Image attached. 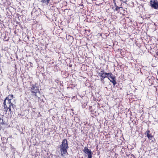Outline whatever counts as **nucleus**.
Masks as SVG:
<instances>
[{"mask_svg": "<svg viewBox=\"0 0 158 158\" xmlns=\"http://www.w3.org/2000/svg\"><path fill=\"white\" fill-rule=\"evenodd\" d=\"M3 116L0 114V124H3L4 123L3 122V119H2Z\"/></svg>", "mask_w": 158, "mask_h": 158, "instance_id": "13", "label": "nucleus"}, {"mask_svg": "<svg viewBox=\"0 0 158 158\" xmlns=\"http://www.w3.org/2000/svg\"><path fill=\"white\" fill-rule=\"evenodd\" d=\"M122 8L123 7H118V6H115V9L114 10V11L115 10H116L118 12H119V10L120 8Z\"/></svg>", "mask_w": 158, "mask_h": 158, "instance_id": "12", "label": "nucleus"}, {"mask_svg": "<svg viewBox=\"0 0 158 158\" xmlns=\"http://www.w3.org/2000/svg\"><path fill=\"white\" fill-rule=\"evenodd\" d=\"M60 148H62L68 149L69 148L68 142L66 139H64L62 141L61 144L60 146Z\"/></svg>", "mask_w": 158, "mask_h": 158, "instance_id": "5", "label": "nucleus"}, {"mask_svg": "<svg viewBox=\"0 0 158 158\" xmlns=\"http://www.w3.org/2000/svg\"><path fill=\"white\" fill-rule=\"evenodd\" d=\"M68 36L69 37H70V38H69V39H71H71H73V37L72 36H70V35H69Z\"/></svg>", "mask_w": 158, "mask_h": 158, "instance_id": "14", "label": "nucleus"}, {"mask_svg": "<svg viewBox=\"0 0 158 158\" xmlns=\"http://www.w3.org/2000/svg\"><path fill=\"white\" fill-rule=\"evenodd\" d=\"M13 97L12 95H9L6 98L3 103L4 111L8 114L11 113V106H13V105L11 102V100L13 98Z\"/></svg>", "mask_w": 158, "mask_h": 158, "instance_id": "1", "label": "nucleus"}, {"mask_svg": "<svg viewBox=\"0 0 158 158\" xmlns=\"http://www.w3.org/2000/svg\"><path fill=\"white\" fill-rule=\"evenodd\" d=\"M151 3L152 7L156 9H158V2L157 1L154 0L152 2V1L151 0Z\"/></svg>", "mask_w": 158, "mask_h": 158, "instance_id": "7", "label": "nucleus"}, {"mask_svg": "<svg viewBox=\"0 0 158 158\" xmlns=\"http://www.w3.org/2000/svg\"><path fill=\"white\" fill-rule=\"evenodd\" d=\"M109 80L111 82L113 83L114 85H115L116 84V82L115 78H114L113 79H110Z\"/></svg>", "mask_w": 158, "mask_h": 158, "instance_id": "11", "label": "nucleus"}, {"mask_svg": "<svg viewBox=\"0 0 158 158\" xmlns=\"http://www.w3.org/2000/svg\"><path fill=\"white\" fill-rule=\"evenodd\" d=\"M108 74V73H105L104 71L102 69L100 72L98 73V76L101 77V79L102 81L107 77Z\"/></svg>", "mask_w": 158, "mask_h": 158, "instance_id": "4", "label": "nucleus"}, {"mask_svg": "<svg viewBox=\"0 0 158 158\" xmlns=\"http://www.w3.org/2000/svg\"><path fill=\"white\" fill-rule=\"evenodd\" d=\"M50 0H42L41 2L43 3H45L46 5H48L49 3Z\"/></svg>", "mask_w": 158, "mask_h": 158, "instance_id": "10", "label": "nucleus"}, {"mask_svg": "<svg viewBox=\"0 0 158 158\" xmlns=\"http://www.w3.org/2000/svg\"><path fill=\"white\" fill-rule=\"evenodd\" d=\"M30 90L33 95L35 96H36V93L39 92V88L36 86L35 84L32 85Z\"/></svg>", "mask_w": 158, "mask_h": 158, "instance_id": "2", "label": "nucleus"}, {"mask_svg": "<svg viewBox=\"0 0 158 158\" xmlns=\"http://www.w3.org/2000/svg\"><path fill=\"white\" fill-rule=\"evenodd\" d=\"M60 152L62 156L64 157L65 156L66 154H68L67 149H66L62 148H60Z\"/></svg>", "mask_w": 158, "mask_h": 158, "instance_id": "6", "label": "nucleus"}, {"mask_svg": "<svg viewBox=\"0 0 158 158\" xmlns=\"http://www.w3.org/2000/svg\"><path fill=\"white\" fill-rule=\"evenodd\" d=\"M108 78L109 80H110V78L111 79H113L114 78H115V77H114L113 76V75L112 73H108L107 77Z\"/></svg>", "mask_w": 158, "mask_h": 158, "instance_id": "9", "label": "nucleus"}, {"mask_svg": "<svg viewBox=\"0 0 158 158\" xmlns=\"http://www.w3.org/2000/svg\"><path fill=\"white\" fill-rule=\"evenodd\" d=\"M14 33L15 34H17V31H16V30H15L14 31Z\"/></svg>", "mask_w": 158, "mask_h": 158, "instance_id": "15", "label": "nucleus"}, {"mask_svg": "<svg viewBox=\"0 0 158 158\" xmlns=\"http://www.w3.org/2000/svg\"><path fill=\"white\" fill-rule=\"evenodd\" d=\"M150 132V131L149 130H148L147 131V136L149 139L152 140V138H153V137L151 134H149Z\"/></svg>", "mask_w": 158, "mask_h": 158, "instance_id": "8", "label": "nucleus"}, {"mask_svg": "<svg viewBox=\"0 0 158 158\" xmlns=\"http://www.w3.org/2000/svg\"><path fill=\"white\" fill-rule=\"evenodd\" d=\"M84 152L88 156V158H92L93 153L91 150L87 147H85L83 150Z\"/></svg>", "mask_w": 158, "mask_h": 158, "instance_id": "3", "label": "nucleus"}]
</instances>
